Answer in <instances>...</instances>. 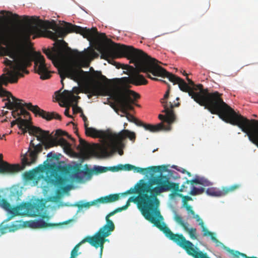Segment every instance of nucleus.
I'll use <instances>...</instances> for the list:
<instances>
[{
	"instance_id": "obj_1",
	"label": "nucleus",
	"mask_w": 258,
	"mask_h": 258,
	"mask_svg": "<svg viewBox=\"0 0 258 258\" xmlns=\"http://www.w3.org/2000/svg\"><path fill=\"white\" fill-rule=\"evenodd\" d=\"M1 44L7 46L6 48H2V55L8 56L12 59L10 60L4 57L3 63L9 69L5 68L4 71L7 73L0 76V97H7L3 99V101H7L5 107L10 110L15 109L12 112L14 118L20 116L19 107L24 106L35 116L38 115L47 120L53 118L60 120L61 116L56 112H47L31 103L22 104V100L16 98L2 87L3 85L7 86L9 83H17L19 77L24 76L23 73L28 74L29 72L26 68L31 65L33 61H34L35 72L40 76V79L46 80L50 78L51 75L44 56L39 52L27 48L22 43L21 36L7 27H0V45Z\"/></svg>"
},
{
	"instance_id": "obj_2",
	"label": "nucleus",
	"mask_w": 258,
	"mask_h": 258,
	"mask_svg": "<svg viewBox=\"0 0 258 258\" xmlns=\"http://www.w3.org/2000/svg\"><path fill=\"white\" fill-rule=\"evenodd\" d=\"M178 187V184L171 181L168 176L161 173L151 179L150 185L146 183L140 184L138 190L141 193L136 197L138 207L145 219L154 224L167 238L184 249L189 255L194 258H199L201 254L205 253L202 251H197L191 242L186 240L181 234L173 233L164 222H160L156 217L163 219L158 210L160 202L157 196L171 190H177Z\"/></svg>"
},
{
	"instance_id": "obj_3",
	"label": "nucleus",
	"mask_w": 258,
	"mask_h": 258,
	"mask_svg": "<svg viewBox=\"0 0 258 258\" xmlns=\"http://www.w3.org/2000/svg\"><path fill=\"white\" fill-rule=\"evenodd\" d=\"M126 52L130 53L134 58L136 64V70L134 68L128 65H123V69L129 68L130 76L123 78V81L129 84L135 86L145 85L147 84L148 81L145 78L143 75L140 73L147 74V77L154 81H160L164 83L167 84L165 81L159 80L156 78L151 77L149 73L154 76L167 78L169 81L172 82L174 85L178 84L180 90L183 92H187L189 96L198 103L201 104L202 102L199 101V96L200 94L195 93L194 89L190 87L182 79L167 72L165 69L160 66L158 63H160L156 59L148 55L143 51L134 50L133 49H126Z\"/></svg>"
},
{
	"instance_id": "obj_4",
	"label": "nucleus",
	"mask_w": 258,
	"mask_h": 258,
	"mask_svg": "<svg viewBox=\"0 0 258 258\" xmlns=\"http://www.w3.org/2000/svg\"><path fill=\"white\" fill-rule=\"evenodd\" d=\"M20 121L19 128L22 130L23 134H25L28 131L30 135L35 136L37 140L41 142V143L35 145L33 143L34 139L31 141L28 151L29 153L28 154L26 153L22 159L24 165H30L36 162L38 154L42 151L43 146H44L45 149H47L59 145L62 147L64 151L70 150V143L61 137L64 136L71 139V136L67 132L61 130H57L55 134L56 137H53L49 133V131L31 125V122L27 119H20Z\"/></svg>"
},
{
	"instance_id": "obj_5",
	"label": "nucleus",
	"mask_w": 258,
	"mask_h": 258,
	"mask_svg": "<svg viewBox=\"0 0 258 258\" xmlns=\"http://www.w3.org/2000/svg\"><path fill=\"white\" fill-rule=\"evenodd\" d=\"M90 71L92 72H84L80 68L72 63L62 64L58 69L61 83L63 86V80L66 77L75 81H79L84 77H87L89 81L88 92L92 95L96 96L102 94L109 95L114 91L106 86L102 85L101 81H107L108 80L101 72L94 71L92 67L90 68Z\"/></svg>"
},
{
	"instance_id": "obj_6",
	"label": "nucleus",
	"mask_w": 258,
	"mask_h": 258,
	"mask_svg": "<svg viewBox=\"0 0 258 258\" xmlns=\"http://www.w3.org/2000/svg\"><path fill=\"white\" fill-rule=\"evenodd\" d=\"M84 28L83 27H82ZM87 30H91L92 29H96L95 32L94 31H91L93 33L92 36L90 38H86L88 40L91 41L94 39L96 37H98L99 38L103 40H107L111 43V46H105L101 48V53L103 58H113L118 57H126L127 59L130 60V63H134L136 68H134L135 70H136V64L134 61V58L130 53L126 52V49H133L135 51L139 50L142 51L141 49L135 48L132 46H127L125 45H120L116 44L112 42L111 40H108L106 38V36L105 33H99L97 31V29L95 27H92L91 29H88L85 27Z\"/></svg>"
},
{
	"instance_id": "obj_7",
	"label": "nucleus",
	"mask_w": 258,
	"mask_h": 258,
	"mask_svg": "<svg viewBox=\"0 0 258 258\" xmlns=\"http://www.w3.org/2000/svg\"><path fill=\"white\" fill-rule=\"evenodd\" d=\"M109 96L113 98L121 111L125 114V117L129 121L134 122L137 125L138 123L141 122L127 112L128 110H134L133 104H134L135 100L140 97L138 93L128 89H118L114 91Z\"/></svg>"
},
{
	"instance_id": "obj_8",
	"label": "nucleus",
	"mask_w": 258,
	"mask_h": 258,
	"mask_svg": "<svg viewBox=\"0 0 258 258\" xmlns=\"http://www.w3.org/2000/svg\"><path fill=\"white\" fill-rule=\"evenodd\" d=\"M46 27L54 31L50 30L46 31L47 37L53 40H56L58 38L63 39L68 33L73 32L81 34L84 38H90L93 33L91 31L93 30L95 32L96 31V29H92V31L87 30L68 22H64V26L62 27L57 26L55 22H47Z\"/></svg>"
},
{
	"instance_id": "obj_9",
	"label": "nucleus",
	"mask_w": 258,
	"mask_h": 258,
	"mask_svg": "<svg viewBox=\"0 0 258 258\" xmlns=\"http://www.w3.org/2000/svg\"><path fill=\"white\" fill-rule=\"evenodd\" d=\"M131 202H134L138 204L137 198L134 197H130L124 206L116 209L106 215L105 217L106 224L101 227L95 234V235L104 243L107 241L106 238L110 236L115 229V225L113 221L110 219V217L117 212L126 210L130 205Z\"/></svg>"
},
{
	"instance_id": "obj_10",
	"label": "nucleus",
	"mask_w": 258,
	"mask_h": 258,
	"mask_svg": "<svg viewBox=\"0 0 258 258\" xmlns=\"http://www.w3.org/2000/svg\"><path fill=\"white\" fill-rule=\"evenodd\" d=\"M58 44L56 48L43 49V51L47 58L51 60L55 66L58 64L64 54L74 55L79 52L77 50H73L67 46L68 44L63 40H58Z\"/></svg>"
},
{
	"instance_id": "obj_11",
	"label": "nucleus",
	"mask_w": 258,
	"mask_h": 258,
	"mask_svg": "<svg viewBox=\"0 0 258 258\" xmlns=\"http://www.w3.org/2000/svg\"><path fill=\"white\" fill-rule=\"evenodd\" d=\"M79 141L80 144L77 147V149L82 153L92 154L98 157H105L111 154L106 146L99 144L92 146L82 139H80Z\"/></svg>"
},
{
	"instance_id": "obj_12",
	"label": "nucleus",
	"mask_w": 258,
	"mask_h": 258,
	"mask_svg": "<svg viewBox=\"0 0 258 258\" xmlns=\"http://www.w3.org/2000/svg\"><path fill=\"white\" fill-rule=\"evenodd\" d=\"M164 109L162 111L163 112L165 113V116L162 114H159L158 118L161 120H164L168 123V125H165L166 127H169V129L166 131L170 130V124L172 123L175 120V115L173 110L174 107H178L180 105V103L173 104L171 102H164L161 101Z\"/></svg>"
},
{
	"instance_id": "obj_13",
	"label": "nucleus",
	"mask_w": 258,
	"mask_h": 258,
	"mask_svg": "<svg viewBox=\"0 0 258 258\" xmlns=\"http://www.w3.org/2000/svg\"><path fill=\"white\" fill-rule=\"evenodd\" d=\"M109 138L113 142L114 148L117 149L124 146L122 141L126 138L134 142L136 139V134L127 130H123L118 134H110Z\"/></svg>"
},
{
	"instance_id": "obj_14",
	"label": "nucleus",
	"mask_w": 258,
	"mask_h": 258,
	"mask_svg": "<svg viewBox=\"0 0 258 258\" xmlns=\"http://www.w3.org/2000/svg\"><path fill=\"white\" fill-rule=\"evenodd\" d=\"M86 242H88L90 244L96 248L100 247L101 251L103 248L104 243L95 234L92 236H88L75 245L71 251V256L70 258H77V256L81 253V252H78L80 246L83 243Z\"/></svg>"
},
{
	"instance_id": "obj_15",
	"label": "nucleus",
	"mask_w": 258,
	"mask_h": 258,
	"mask_svg": "<svg viewBox=\"0 0 258 258\" xmlns=\"http://www.w3.org/2000/svg\"><path fill=\"white\" fill-rule=\"evenodd\" d=\"M119 199V194H112L107 196L101 197L92 202L82 203L83 202L81 201L79 203L75 204V206L77 207L80 209L83 208H89L91 206L96 205L98 203L106 204L112 203L118 200Z\"/></svg>"
},
{
	"instance_id": "obj_16",
	"label": "nucleus",
	"mask_w": 258,
	"mask_h": 258,
	"mask_svg": "<svg viewBox=\"0 0 258 258\" xmlns=\"http://www.w3.org/2000/svg\"><path fill=\"white\" fill-rule=\"evenodd\" d=\"M23 203L25 214L31 217L39 215L45 207L44 203L39 200L33 203L26 202Z\"/></svg>"
},
{
	"instance_id": "obj_17",
	"label": "nucleus",
	"mask_w": 258,
	"mask_h": 258,
	"mask_svg": "<svg viewBox=\"0 0 258 258\" xmlns=\"http://www.w3.org/2000/svg\"><path fill=\"white\" fill-rule=\"evenodd\" d=\"M23 20L27 23L24 29V33L27 38L29 39L32 35L36 34L39 31V26L34 17L30 18L29 16H24Z\"/></svg>"
},
{
	"instance_id": "obj_18",
	"label": "nucleus",
	"mask_w": 258,
	"mask_h": 258,
	"mask_svg": "<svg viewBox=\"0 0 258 258\" xmlns=\"http://www.w3.org/2000/svg\"><path fill=\"white\" fill-rule=\"evenodd\" d=\"M60 91L61 90L55 92L57 100H61L69 106L77 105L78 100L80 98L79 96H75L68 90H64L62 93H60Z\"/></svg>"
},
{
	"instance_id": "obj_19",
	"label": "nucleus",
	"mask_w": 258,
	"mask_h": 258,
	"mask_svg": "<svg viewBox=\"0 0 258 258\" xmlns=\"http://www.w3.org/2000/svg\"><path fill=\"white\" fill-rule=\"evenodd\" d=\"M240 186L239 184H234L230 186L223 187L221 190H218L214 188H209L207 189L206 192L210 196L222 197L235 191Z\"/></svg>"
},
{
	"instance_id": "obj_20",
	"label": "nucleus",
	"mask_w": 258,
	"mask_h": 258,
	"mask_svg": "<svg viewBox=\"0 0 258 258\" xmlns=\"http://www.w3.org/2000/svg\"><path fill=\"white\" fill-rule=\"evenodd\" d=\"M3 154H0V173L12 174L21 170L19 164H10L3 160Z\"/></svg>"
},
{
	"instance_id": "obj_21",
	"label": "nucleus",
	"mask_w": 258,
	"mask_h": 258,
	"mask_svg": "<svg viewBox=\"0 0 258 258\" xmlns=\"http://www.w3.org/2000/svg\"><path fill=\"white\" fill-rule=\"evenodd\" d=\"M173 219L178 224L181 226L186 232H188L190 237L192 239L195 240L197 239V229L195 228L189 229L188 228V223L184 222L183 220V218L181 216L175 213Z\"/></svg>"
},
{
	"instance_id": "obj_22",
	"label": "nucleus",
	"mask_w": 258,
	"mask_h": 258,
	"mask_svg": "<svg viewBox=\"0 0 258 258\" xmlns=\"http://www.w3.org/2000/svg\"><path fill=\"white\" fill-rule=\"evenodd\" d=\"M138 126L143 127L146 130L151 132L155 133L161 131H166L169 129V127L165 126L163 122L153 125L151 124H147L141 121L138 123Z\"/></svg>"
},
{
	"instance_id": "obj_23",
	"label": "nucleus",
	"mask_w": 258,
	"mask_h": 258,
	"mask_svg": "<svg viewBox=\"0 0 258 258\" xmlns=\"http://www.w3.org/2000/svg\"><path fill=\"white\" fill-rule=\"evenodd\" d=\"M212 240L216 243V246H219L220 245H223L224 248L228 252H229L231 254H232L234 257L236 258H239L240 256L244 258H256L255 257H248L245 254L241 253L238 251L230 249L229 247L225 246L222 243L220 242L214 236H212Z\"/></svg>"
},
{
	"instance_id": "obj_24",
	"label": "nucleus",
	"mask_w": 258,
	"mask_h": 258,
	"mask_svg": "<svg viewBox=\"0 0 258 258\" xmlns=\"http://www.w3.org/2000/svg\"><path fill=\"white\" fill-rule=\"evenodd\" d=\"M8 212L10 214V215L7 218V221L11 220L16 216L26 215L24 203H22L14 208L11 207Z\"/></svg>"
},
{
	"instance_id": "obj_25",
	"label": "nucleus",
	"mask_w": 258,
	"mask_h": 258,
	"mask_svg": "<svg viewBox=\"0 0 258 258\" xmlns=\"http://www.w3.org/2000/svg\"><path fill=\"white\" fill-rule=\"evenodd\" d=\"M85 134L87 136L94 138H104L105 137V133L104 131L91 127L86 128Z\"/></svg>"
},
{
	"instance_id": "obj_26",
	"label": "nucleus",
	"mask_w": 258,
	"mask_h": 258,
	"mask_svg": "<svg viewBox=\"0 0 258 258\" xmlns=\"http://www.w3.org/2000/svg\"><path fill=\"white\" fill-rule=\"evenodd\" d=\"M42 218V219L37 220L34 222V225L36 227L42 228L48 227H53L56 225V224L47 223L44 220L46 219L47 221H48L50 218L49 216L43 215Z\"/></svg>"
},
{
	"instance_id": "obj_27",
	"label": "nucleus",
	"mask_w": 258,
	"mask_h": 258,
	"mask_svg": "<svg viewBox=\"0 0 258 258\" xmlns=\"http://www.w3.org/2000/svg\"><path fill=\"white\" fill-rule=\"evenodd\" d=\"M134 168H135V166L127 164L124 165L120 164L116 166L110 167V169L111 171L115 172L121 170L130 171L133 170Z\"/></svg>"
},
{
	"instance_id": "obj_28",
	"label": "nucleus",
	"mask_w": 258,
	"mask_h": 258,
	"mask_svg": "<svg viewBox=\"0 0 258 258\" xmlns=\"http://www.w3.org/2000/svg\"><path fill=\"white\" fill-rule=\"evenodd\" d=\"M66 178L61 176H57L55 178V182L56 184L58 186H61V189L62 190L63 192H67L68 190V188L67 186H63L66 183Z\"/></svg>"
},
{
	"instance_id": "obj_29",
	"label": "nucleus",
	"mask_w": 258,
	"mask_h": 258,
	"mask_svg": "<svg viewBox=\"0 0 258 258\" xmlns=\"http://www.w3.org/2000/svg\"><path fill=\"white\" fill-rule=\"evenodd\" d=\"M37 172L36 170H32L24 173L23 176L26 180H32L37 178Z\"/></svg>"
},
{
	"instance_id": "obj_30",
	"label": "nucleus",
	"mask_w": 258,
	"mask_h": 258,
	"mask_svg": "<svg viewBox=\"0 0 258 258\" xmlns=\"http://www.w3.org/2000/svg\"><path fill=\"white\" fill-rule=\"evenodd\" d=\"M148 169H150V171L153 173L168 171L167 166L164 165L157 166H150L149 167Z\"/></svg>"
},
{
	"instance_id": "obj_31",
	"label": "nucleus",
	"mask_w": 258,
	"mask_h": 258,
	"mask_svg": "<svg viewBox=\"0 0 258 258\" xmlns=\"http://www.w3.org/2000/svg\"><path fill=\"white\" fill-rule=\"evenodd\" d=\"M205 188L203 187L197 188L194 186H192L189 194L191 196H196L203 194Z\"/></svg>"
},
{
	"instance_id": "obj_32",
	"label": "nucleus",
	"mask_w": 258,
	"mask_h": 258,
	"mask_svg": "<svg viewBox=\"0 0 258 258\" xmlns=\"http://www.w3.org/2000/svg\"><path fill=\"white\" fill-rule=\"evenodd\" d=\"M110 167H102L99 166H94L93 168V171L97 174L105 172L108 170H111Z\"/></svg>"
},
{
	"instance_id": "obj_33",
	"label": "nucleus",
	"mask_w": 258,
	"mask_h": 258,
	"mask_svg": "<svg viewBox=\"0 0 258 258\" xmlns=\"http://www.w3.org/2000/svg\"><path fill=\"white\" fill-rule=\"evenodd\" d=\"M185 183L189 184L190 183L192 186H194L195 184H204V179L202 178H196L192 180L187 179L185 182Z\"/></svg>"
},
{
	"instance_id": "obj_34",
	"label": "nucleus",
	"mask_w": 258,
	"mask_h": 258,
	"mask_svg": "<svg viewBox=\"0 0 258 258\" xmlns=\"http://www.w3.org/2000/svg\"><path fill=\"white\" fill-rule=\"evenodd\" d=\"M148 168H149V167L147 168H142L141 167L135 166V168H134L133 170H134L135 172L141 173L144 174L145 173V172H146V173L152 172V171H150V169H148Z\"/></svg>"
},
{
	"instance_id": "obj_35",
	"label": "nucleus",
	"mask_w": 258,
	"mask_h": 258,
	"mask_svg": "<svg viewBox=\"0 0 258 258\" xmlns=\"http://www.w3.org/2000/svg\"><path fill=\"white\" fill-rule=\"evenodd\" d=\"M176 184H178V190H173V191L175 192V193H174V194H171L170 195V196L171 197H173L175 195H176V194H178V193H177V192H183V191H187V186H186L185 185V184L186 183H184L183 184H182V185L181 186L180 188H179V183H176Z\"/></svg>"
},
{
	"instance_id": "obj_36",
	"label": "nucleus",
	"mask_w": 258,
	"mask_h": 258,
	"mask_svg": "<svg viewBox=\"0 0 258 258\" xmlns=\"http://www.w3.org/2000/svg\"><path fill=\"white\" fill-rule=\"evenodd\" d=\"M85 54L88 57L93 58L98 56V54L93 48H89L88 50L86 51Z\"/></svg>"
},
{
	"instance_id": "obj_37",
	"label": "nucleus",
	"mask_w": 258,
	"mask_h": 258,
	"mask_svg": "<svg viewBox=\"0 0 258 258\" xmlns=\"http://www.w3.org/2000/svg\"><path fill=\"white\" fill-rule=\"evenodd\" d=\"M0 13L1 14H4L5 13L8 14L11 16V18L15 21H19L20 19L19 15L16 14H13L12 12H7L6 11L2 10L0 12Z\"/></svg>"
},
{
	"instance_id": "obj_38",
	"label": "nucleus",
	"mask_w": 258,
	"mask_h": 258,
	"mask_svg": "<svg viewBox=\"0 0 258 258\" xmlns=\"http://www.w3.org/2000/svg\"><path fill=\"white\" fill-rule=\"evenodd\" d=\"M140 184H138V185H137L136 186H137V187L136 188V186L134 187V188H131L129 190H127L126 191H125V192L124 193H122L121 195H126L127 194H133V193H138L139 194V195L138 196L140 195V191H138V186Z\"/></svg>"
},
{
	"instance_id": "obj_39",
	"label": "nucleus",
	"mask_w": 258,
	"mask_h": 258,
	"mask_svg": "<svg viewBox=\"0 0 258 258\" xmlns=\"http://www.w3.org/2000/svg\"><path fill=\"white\" fill-rule=\"evenodd\" d=\"M47 157L50 161H52L53 160H57L59 159L58 156L56 153H55L54 152H52L49 153L47 154Z\"/></svg>"
},
{
	"instance_id": "obj_40",
	"label": "nucleus",
	"mask_w": 258,
	"mask_h": 258,
	"mask_svg": "<svg viewBox=\"0 0 258 258\" xmlns=\"http://www.w3.org/2000/svg\"><path fill=\"white\" fill-rule=\"evenodd\" d=\"M201 228H202V231L204 232V233H203V236H210L212 238V236H214L213 233H212L211 232L209 231L207 229V228H206L205 227L204 224L203 225V227H201Z\"/></svg>"
},
{
	"instance_id": "obj_41",
	"label": "nucleus",
	"mask_w": 258,
	"mask_h": 258,
	"mask_svg": "<svg viewBox=\"0 0 258 258\" xmlns=\"http://www.w3.org/2000/svg\"><path fill=\"white\" fill-rule=\"evenodd\" d=\"M23 106H21L19 107V113L20 115H23L25 117L30 116V113L28 112L25 108L23 107Z\"/></svg>"
},
{
	"instance_id": "obj_42",
	"label": "nucleus",
	"mask_w": 258,
	"mask_h": 258,
	"mask_svg": "<svg viewBox=\"0 0 258 258\" xmlns=\"http://www.w3.org/2000/svg\"><path fill=\"white\" fill-rule=\"evenodd\" d=\"M170 88H171V87H170V85L168 84V89H167V91L166 92L165 94H164L163 98L161 99V101H160L161 102V101H164V102H167L166 101V100L169 97Z\"/></svg>"
},
{
	"instance_id": "obj_43",
	"label": "nucleus",
	"mask_w": 258,
	"mask_h": 258,
	"mask_svg": "<svg viewBox=\"0 0 258 258\" xmlns=\"http://www.w3.org/2000/svg\"><path fill=\"white\" fill-rule=\"evenodd\" d=\"M193 218H195L196 221L199 223V225L201 227H203V225L204 224L202 219L200 218V216L199 215H195L192 217Z\"/></svg>"
},
{
	"instance_id": "obj_44",
	"label": "nucleus",
	"mask_w": 258,
	"mask_h": 258,
	"mask_svg": "<svg viewBox=\"0 0 258 258\" xmlns=\"http://www.w3.org/2000/svg\"><path fill=\"white\" fill-rule=\"evenodd\" d=\"M184 205H185L186 210L187 211L188 213L191 214L193 216L196 215L195 212L192 209V207L190 206L187 205L185 202H184Z\"/></svg>"
},
{
	"instance_id": "obj_45",
	"label": "nucleus",
	"mask_w": 258,
	"mask_h": 258,
	"mask_svg": "<svg viewBox=\"0 0 258 258\" xmlns=\"http://www.w3.org/2000/svg\"><path fill=\"white\" fill-rule=\"evenodd\" d=\"M73 107V111L74 114L78 113L82 111V109L78 106L77 105L72 106Z\"/></svg>"
},
{
	"instance_id": "obj_46",
	"label": "nucleus",
	"mask_w": 258,
	"mask_h": 258,
	"mask_svg": "<svg viewBox=\"0 0 258 258\" xmlns=\"http://www.w3.org/2000/svg\"><path fill=\"white\" fill-rule=\"evenodd\" d=\"M20 119H23L21 118V117H18L15 120H13V121H12L11 123V127H13L16 124H17L19 126V123L20 121Z\"/></svg>"
},
{
	"instance_id": "obj_47",
	"label": "nucleus",
	"mask_w": 258,
	"mask_h": 258,
	"mask_svg": "<svg viewBox=\"0 0 258 258\" xmlns=\"http://www.w3.org/2000/svg\"><path fill=\"white\" fill-rule=\"evenodd\" d=\"M111 142L112 145V147H113V148L114 150V151L117 150V149H116L114 148V146H113V142H112V141H111ZM123 147H120V148H119L118 149H117V150H118V153H119V154L120 155H123V151H122L121 149H120V148H123Z\"/></svg>"
},
{
	"instance_id": "obj_48",
	"label": "nucleus",
	"mask_w": 258,
	"mask_h": 258,
	"mask_svg": "<svg viewBox=\"0 0 258 258\" xmlns=\"http://www.w3.org/2000/svg\"><path fill=\"white\" fill-rule=\"evenodd\" d=\"M176 195H177L178 196H179L180 197H182V198H183L184 201L191 200V198L190 197H188V196H183L181 194H176Z\"/></svg>"
},
{
	"instance_id": "obj_49",
	"label": "nucleus",
	"mask_w": 258,
	"mask_h": 258,
	"mask_svg": "<svg viewBox=\"0 0 258 258\" xmlns=\"http://www.w3.org/2000/svg\"><path fill=\"white\" fill-rule=\"evenodd\" d=\"M64 114L68 117H71L72 116L69 115V108H66L64 111Z\"/></svg>"
},
{
	"instance_id": "obj_50",
	"label": "nucleus",
	"mask_w": 258,
	"mask_h": 258,
	"mask_svg": "<svg viewBox=\"0 0 258 258\" xmlns=\"http://www.w3.org/2000/svg\"><path fill=\"white\" fill-rule=\"evenodd\" d=\"M199 258H210L208 256L207 254L205 253L204 254H201Z\"/></svg>"
},
{
	"instance_id": "obj_51",
	"label": "nucleus",
	"mask_w": 258,
	"mask_h": 258,
	"mask_svg": "<svg viewBox=\"0 0 258 258\" xmlns=\"http://www.w3.org/2000/svg\"><path fill=\"white\" fill-rule=\"evenodd\" d=\"M88 125H89V123H88V121H86V122H84V127H85V131H86V128H90V127H88Z\"/></svg>"
},
{
	"instance_id": "obj_52",
	"label": "nucleus",
	"mask_w": 258,
	"mask_h": 258,
	"mask_svg": "<svg viewBox=\"0 0 258 258\" xmlns=\"http://www.w3.org/2000/svg\"><path fill=\"white\" fill-rule=\"evenodd\" d=\"M186 79L187 80V81L188 82L189 84L191 85H194V83L193 82V81L189 79L188 77H186Z\"/></svg>"
},
{
	"instance_id": "obj_53",
	"label": "nucleus",
	"mask_w": 258,
	"mask_h": 258,
	"mask_svg": "<svg viewBox=\"0 0 258 258\" xmlns=\"http://www.w3.org/2000/svg\"><path fill=\"white\" fill-rule=\"evenodd\" d=\"M74 90L76 94H79L80 93V90H79V88H77V87L74 88Z\"/></svg>"
},
{
	"instance_id": "obj_54",
	"label": "nucleus",
	"mask_w": 258,
	"mask_h": 258,
	"mask_svg": "<svg viewBox=\"0 0 258 258\" xmlns=\"http://www.w3.org/2000/svg\"><path fill=\"white\" fill-rule=\"evenodd\" d=\"M8 112H9L8 111L2 110V113L1 114H2V116H3L7 115V113H8Z\"/></svg>"
},
{
	"instance_id": "obj_55",
	"label": "nucleus",
	"mask_w": 258,
	"mask_h": 258,
	"mask_svg": "<svg viewBox=\"0 0 258 258\" xmlns=\"http://www.w3.org/2000/svg\"><path fill=\"white\" fill-rule=\"evenodd\" d=\"M169 174L170 176H173V173H176V172L173 170H169L168 171Z\"/></svg>"
},
{
	"instance_id": "obj_56",
	"label": "nucleus",
	"mask_w": 258,
	"mask_h": 258,
	"mask_svg": "<svg viewBox=\"0 0 258 258\" xmlns=\"http://www.w3.org/2000/svg\"><path fill=\"white\" fill-rule=\"evenodd\" d=\"M82 116L83 120L84 122H86V121L88 120L87 118L86 117V116H85L83 113L82 114Z\"/></svg>"
},
{
	"instance_id": "obj_57",
	"label": "nucleus",
	"mask_w": 258,
	"mask_h": 258,
	"mask_svg": "<svg viewBox=\"0 0 258 258\" xmlns=\"http://www.w3.org/2000/svg\"><path fill=\"white\" fill-rule=\"evenodd\" d=\"M7 18L5 16H0V21L5 20Z\"/></svg>"
},
{
	"instance_id": "obj_58",
	"label": "nucleus",
	"mask_w": 258,
	"mask_h": 258,
	"mask_svg": "<svg viewBox=\"0 0 258 258\" xmlns=\"http://www.w3.org/2000/svg\"><path fill=\"white\" fill-rule=\"evenodd\" d=\"M179 171L183 173H186V170L184 169H182L181 170H179Z\"/></svg>"
},
{
	"instance_id": "obj_59",
	"label": "nucleus",
	"mask_w": 258,
	"mask_h": 258,
	"mask_svg": "<svg viewBox=\"0 0 258 258\" xmlns=\"http://www.w3.org/2000/svg\"><path fill=\"white\" fill-rule=\"evenodd\" d=\"M186 173L189 176H191V173L190 172H189L188 171H186Z\"/></svg>"
},
{
	"instance_id": "obj_60",
	"label": "nucleus",
	"mask_w": 258,
	"mask_h": 258,
	"mask_svg": "<svg viewBox=\"0 0 258 258\" xmlns=\"http://www.w3.org/2000/svg\"><path fill=\"white\" fill-rule=\"evenodd\" d=\"M8 121L7 117H6L5 119L2 121V122Z\"/></svg>"
},
{
	"instance_id": "obj_61",
	"label": "nucleus",
	"mask_w": 258,
	"mask_h": 258,
	"mask_svg": "<svg viewBox=\"0 0 258 258\" xmlns=\"http://www.w3.org/2000/svg\"><path fill=\"white\" fill-rule=\"evenodd\" d=\"M121 64H118V65H117V66H116V67H117V68H120V66H121Z\"/></svg>"
},
{
	"instance_id": "obj_62",
	"label": "nucleus",
	"mask_w": 258,
	"mask_h": 258,
	"mask_svg": "<svg viewBox=\"0 0 258 258\" xmlns=\"http://www.w3.org/2000/svg\"><path fill=\"white\" fill-rule=\"evenodd\" d=\"M5 136V134L3 135L2 137L0 136L1 139H3L4 137Z\"/></svg>"
},
{
	"instance_id": "obj_63",
	"label": "nucleus",
	"mask_w": 258,
	"mask_h": 258,
	"mask_svg": "<svg viewBox=\"0 0 258 258\" xmlns=\"http://www.w3.org/2000/svg\"><path fill=\"white\" fill-rule=\"evenodd\" d=\"M183 74V75L186 76L187 75V74L185 72H184V73Z\"/></svg>"
},
{
	"instance_id": "obj_64",
	"label": "nucleus",
	"mask_w": 258,
	"mask_h": 258,
	"mask_svg": "<svg viewBox=\"0 0 258 258\" xmlns=\"http://www.w3.org/2000/svg\"><path fill=\"white\" fill-rule=\"evenodd\" d=\"M79 169L78 168H76V171L77 172H78V171H79Z\"/></svg>"
}]
</instances>
